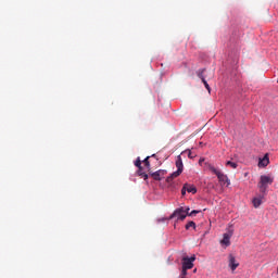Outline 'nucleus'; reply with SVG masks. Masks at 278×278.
<instances>
[{"mask_svg": "<svg viewBox=\"0 0 278 278\" xmlns=\"http://www.w3.org/2000/svg\"><path fill=\"white\" fill-rule=\"evenodd\" d=\"M273 181H275V178L270 175L261 176L260 181L257 184V188L261 194H266V191L268 190V186H271Z\"/></svg>", "mask_w": 278, "mask_h": 278, "instance_id": "f257e3e1", "label": "nucleus"}, {"mask_svg": "<svg viewBox=\"0 0 278 278\" xmlns=\"http://www.w3.org/2000/svg\"><path fill=\"white\" fill-rule=\"evenodd\" d=\"M176 168L177 170L166 178L167 184H170L175 178L179 177V175L184 173V161L181 160V155L177 156Z\"/></svg>", "mask_w": 278, "mask_h": 278, "instance_id": "f03ea898", "label": "nucleus"}, {"mask_svg": "<svg viewBox=\"0 0 278 278\" xmlns=\"http://www.w3.org/2000/svg\"><path fill=\"white\" fill-rule=\"evenodd\" d=\"M197 260V256L193 255L191 257L184 256L182 257V269L180 275H188V270H191V268H194V261Z\"/></svg>", "mask_w": 278, "mask_h": 278, "instance_id": "7ed1b4c3", "label": "nucleus"}, {"mask_svg": "<svg viewBox=\"0 0 278 278\" xmlns=\"http://www.w3.org/2000/svg\"><path fill=\"white\" fill-rule=\"evenodd\" d=\"M210 170L214 173V175H216L220 184H224V185L227 184V186H230L231 182L229 181V177H227V175L223 174L220 170L216 169V167L214 166H210Z\"/></svg>", "mask_w": 278, "mask_h": 278, "instance_id": "20e7f679", "label": "nucleus"}, {"mask_svg": "<svg viewBox=\"0 0 278 278\" xmlns=\"http://www.w3.org/2000/svg\"><path fill=\"white\" fill-rule=\"evenodd\" d=\"M186 211H184V206L176 208L174 213L169 216V219L177 218V220H186Z\"/></svg>", "mask_w": 278, "mask_h": 278, "instance_id": "39448f33", "label": "nucleus"}, {"mask_svg": "<svg viewBox=\"0 0 278 278\" xmlns=\"http://www.w3.org/2000/svg\"><path fill=\"white\" fill-rule=\"evenodd\" d=\"M166 175V170L159 169L151 174V177H153L154 181H162V177Z\"/></svg>", "mask_w": 278, "mask_h": 278, "instance_id": "423d86ee", "label": "nucleus"}, {"mask_svg": "<svg viewBox=\"0 0 278 278\" xmlns=\"http://www.w3.org/2000/svg\"><path fill=\"white\" fill-rule=\"evenodd\" d=\"M231 236H233L232 230H230L229 232L224 233V238L220 241L222 244H225V247H229L231 244Z\"/></svg>", "mask_w": 278, "mask_h": 278, "instance_id": "0eeeda50", "label": "nucleus"}, {"mask_svg": "<svg viewBox=\"0 0 278 278\" xmlns=\"http://www.w3.org/2000/svg\"><path fill=\"white\" fill-rule=\"evenodd\" d=\"M265 197H266V194L261 193L258 197L254 198L252 200L254 207H256V208L260 207V205H262Z\"/></svg>", "mask_w": 278, "mask_h": 278, "instance_id": "6e6552de", "label": "nucleus"}, {"mask_svg": "<svg viewBox=\"0 0 278 278\" xmlns=\"http://www.w3.org/2000/svg\"><path fill=\"white\" fill-rule=\"evenodd\" d=\"M270 164V159L268 157V154H265L263 159H260L258 166L261 168H266Z\"/></svg>", "mask_w": 278, "mask_h": 278, "instance_id": "1a4fd4ad", "label": "nucleus"}, {"mask_svg": "<svg viewBox=\"0 0 278 278\" xmlns=\"http://www.w3.org/2000/svg\"><path fill=\"white\" fill-rule=\"evenodd\" d=\"M238 266H240L239 263L236 262V257L233 255H229V267L231 268V270H236V268H238Z\"/></svg>", "mask_w": 278, "mask_h": 278, "instance_id": "9d476101", "label": "nucleus"}, {"mask_svg": "<svg viewBox=\"0 0 278 278\" xmlns=\"http://www.w3.org/2000/svg\"><path fill=\"white\" fill-rule=\"evenodd\" d=\"M185 188L187 192H191V194H197V187L192 185L185 184Z\"/></svg>", "mask_w": 278, "mask_h": 278, "instance_id": "9b49d317", "label": "nucleus"}, {"mask_svg": "<svg viewBox=\"0 0 278 278\" xmlns=\"http://www.w3.org/2000/svg\"><path fill=\"white\" fill-rule=\"evenodd\" d=\"M200 79H202V83L204 84L206 90L211 92L210 84H207V80H205V77H203V74H199Z\"/></svg>", "mask_w": 278, "mask_h": 278, "instance_id": "f8f14e48", "label": "nucleus"}, {"mask_svg": "<svg viewBox=\"0 0 278 278\" xmlns=\"http://www.w3.org/2000/svg\"><path fill=\"white\" fill-rule=\"evenodd\" d=\"M185 228H186L187 230L190 229V228L197 229V224H195L194 222H189V223L185 226Z\"/></svg>", "mask_w": 278, "mask_h": 278, "instance_id": "ddd939ff", "label": "nucleus"}, {"mask_svg": "<svg viewBox=\"0 0 278 278\" xmlns=\"http://www.w3.org/2000/svg\"><path fill=\"white\" fill-rule=\"evenodd\" d=\"M226 166H230V168H238V163H233V162H231V161H228V162L226 163Z\"/></svg>", "mask_w": 278, "mask_h": 278, "instance_id": "4468645a", "label": "nucleus"}, {"mask_svg": "<svg viewBox=\"0 0 278 278\" xmlns=\"http://www.w3.org/2000/svg\"><path fill=\"white\" fill-rule=\"evenodd\" d=\"M135 166H137V168H142V161H140V157H137L135 161Z\"/></svg>", "mask_w": 278, "mask_h": 278, "instance_id": "2eb2a0df", "label": "nucleus"}, {"mask_svg": "<svg viewBox=\"0 0 278 278\" xmlns=\"http://www.w3.org/2000/svg\"><path fill=\"white\" fill-rule=\"evenodd\" d=\"M149 157H151V156H147V157L143 160V164H144V166H147V168H151V163L149 162Z\"/></svg>", "mask_w": 278, "mask_h": 278, "instance_id": "dca6fc26", "label": "nucleus"}, {"mask_svg": "<svg viewBox=\"0 0 278 278\" xmlns=\"http://www.w3.org/2000/svg\"><path fill=\"white\" fill-rule=\"evenodd\" d=\"M200 213H201V211L193 210V211H191V212L188 214V216H197V214H200Z\"/></svg>", "mask_w": 278, "mask_h": 278, "instance_id": "f3484780", "label": "nucleus"}, {"mask_svg": "<svg viewBox=\"0 0 278 278\" xmlns=\"http://www.w3.org/2000/svg\"><path fill=\"white\" fill-rule=\"evenodd\" d=\"M140 177L147 181L149 179V175L147 173L140 174Z\"/></svg>", "mask_w": 278, "mask_h": 278, "instance_id": "a211bd4d", "label": "nucleus"}, {"mask_svg": "<svg viewBox=\"0 0 278 278\" xmlns=\"http://www.w3.org/2000/svg\"><path fill=\"white\" fill-rule=\"evenodd\" d=\"M186 192H188V190L186 189V185H184V187L181 189L182 197L186 195Z\"/></svg>", "mask_w": 278, "mask_h": 278, "instance_id": "6ab92c4d", "label": "nucleus"}, {"mask_svg": "<svg viewBox=\"0 0 278 278\" xmlns=\"http://www.w3.org/2000/svg\"><path fill=\"white\" fill-rule=\"evenodd\" d=\"M143 173H144V172H142V167H141V168H138L137 175H139V177H140V175H143Z\"/></svg>", "mask_w": 278, "mask_h": 278, "instance_id": "aec40b11", "label": "nucleus"}, {"mask_svg": "<svg viewBox=\"0 0 278 278\" xmlns=\"http://www.w3.org/2000/svg\"><path fill=\"white\" fill-rule=\"evenodd\" d=\"M188 157H190V160H192L194 156L192 155V151L188 150Z\"/></svg>", "mask_w": 278, "mask_h": 278, "instance_id": "412c9836", "label": "nucleus"}, {"mask_svg": "<svg viewBox=\"0 0 278 278\" xmlns=\"http://www.w3.org/2000/svg\"><path fill=\"white\" fill-rule=\"evenodd\" d=\"M184 212H185V214H187V216H188V214H190V207L184 208Z\"/></svg>", "mask_w": 278, "mask_h": 278, "instance_id": "4be33fe9", "label": "nucleus"}, {"mask_svg": "<svg viewBox=\"0 0 278 278\" xmlns=\"http://www.w3.org/2000/svg\"><path fill=\"white\" fill-rule=\"evenodd\" d=\"M179 278H186V275L180 274Z\"/></svg>", "mask_w": 278, "mask_h": 278, "instance_id": "5701e85b", "label": "nucleus"}, {"mask_svg": "<svg viewBox=\"0 0 278 278\" xmlns=\"http://www.w3.org/2000/svg\"><path fill=\"white\" fill-rule=\"evenodd\" d=\"M152 157H155V154H153Z\"/></svg>", "mask_w": 278, "mask_h": 278, "instance_id": "b1692460", "label": "nucleus"}]
</instances>
